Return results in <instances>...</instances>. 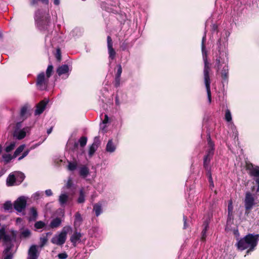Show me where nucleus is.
Listing matches in <instances>:
<instances>
[{"label":"nucleus","mask_w":259,"mask_h":259,"mask_svg":"<svg viewBox=\"0 0 259 259\" xmlns=\"http://www.w3.org/2000/svg\"><path fill=\"white\" fill-rule=\"evenodd\" d=\"M217 44L219 46L220 54L215 60L214 67L216 69L217 73H220L223 79H225L227 78L228 74L227 54L225 52H220L221 39L218 40Z\"/></svg>","instance_id":"1"},{"label":"nucleus","mask_w":259,"mask_h":259,"mask_svg":"<svg viewBox=\"0 0 259 259\" xmlns=\"http://www.w3.org/2000/svg\"><path fill=\"white\" fill-rule=\"evenodd\" d=\"M206 40V34H205L203 36L202 39L201 43V49H202V54L203 57V59L204 63V67L203 70V74H204V79L205 85L206 89L207 97L208 99L209 102H211V92H210V80L209 77V70L210 68L209 66V63L207 61V54L206 51L205 49V47L204 46V42Z\"/></svg>","instance_id":"2"},{"label":"nucleus","mask_w":259,"mask_h":259,"mask_svg":"<svg viewBox=\"0 0 259 259\" xmlns=\"http://www.w3.org/2000/svg\"><path fill=\"white\" fill-rule=\"evenodd\" d=\"M258 240V234H249L238 242L237 247L241 250L249 248L247 251V254H248L250 251L254 250L255 247L257 244Z\"/></svg>","instance_id":"3"},{"label":"nucleus","mask_w":259,"mask_h":259,"mask_svg":"<svg viewBox=\"0 0 259 259\" xmlns=\"http://www.w3.org/2000/svg\"><path fill=\"white\" fill-rule=\"evenodd\" d=\"M50 16L48 11L38 9L34 14V20L36 26L40 30L44 29L50 22Z\"/></svg>","instance_id":"4"},{"label":"nucleus","mask_w":259,"mask_h":259,"mask_svg":"<svg viewBox=\"0 0 259 259\" xmlns=\"http://www.w3.org/2000/svg\"><path fill=\"white\" fill-rule=\"evenodd\" d=\"M244 204L245 210V214L248 215L253 207L259 206V199L254 194L251 193L250 192H247L245 193Z\"/></svg>","instance_id":"5"},{"label":"nucleus","mask_w":259,"mask_h":259,"mask_svg":"<svg viewBox=\"0 0 259 259\" xmlns=\"http://www.w3.org/2000/svg\"><path fill=\"white\" fill-rule=\"evenodd\" d=\"M207 147L206 150V154L203 158V166L205 170H210L209 163L214 154V144L211 141L210 135L207 138Z\"/></svg>","instance_id":"6"},{"label":"nucleus","mask_w":259,"mask_h":259,"mask_svg":"<svg viewBox=\"0 0 259 259\" xmlns=\"http://www.w3.org/2000/svg\"><path fill=\"white\" fill-rule=\"evenodd\" d=\"M71 230L70 226L63 227L61 232L58 234L55 235L51 239V242L57 245H63L66 240L68 233Z\"/></svg>","instance_id":"7"},{"label":"nucleus","mask_w":259,"mask_h":259,"mask_svg":"<svg viewBox=\"0 0 259 259\" xmlns=\"http://www.w3.org/2000/svg\"><path fill=\"white\" fill-rule=\"evenodd\" d=\"M16 236V233L14 231H12L10 234H7L5 226H3L0 229V241L3 240L6 243H9L12 240L15 239Z\"/></svg>","instance_id":"8"},{"label":"nucleus","mask_w":259,"mask_h":259,"mask_svg":"<svg viewBox=\"0 0 259 259\" xmlns=\"http://www.w3.org/2000/svg\"><path fill=\"white\" fill-rule=\"evenodd\" d=\"M49 78L45 76L44 72L39 73L37 77L36 85L40 90H45L48 87Z\"/></svg>","instance_id":"9"},{"label":"nucleus","mask_w":259,"mask_h":259,"mask_svg":"<svg viewBox=\"0 0 259 259\" xmlns=\"http://www.w3.org/2000/svg\"><path fill=\"white\" fill-rule=\"evenodd\" d=\"M21 127V122H18L16 125V130L14 132V137L18 140L23 139L26 135V133L30 130L29 127H26L22 130H19Z\"/></svg>","instance_id":"10"},{"label":"nucleus","mask_w":259,"mask_h":259,"mask_svg":"<svg viewBox=\"0 0 259 259\" xmlns=\"http://www.w3.org/2000/svg\"><path fill=\"white\" fill-rule=\"evenodd\" d=\"M27 199L24 196L19 197L14 202V208L18 212H22L26 206Z\"/></svg>","instance_id":"11"},{"label":"nucleus","mask_w":259,"mask_h":259,"mask_svg":"<svg viewBox=\"0 0 259 259\" xmlns=\"http://www.w3.org/2000/svg\"><path fill=\"white\" fill-rule=\"evenodd\" d=\"M247 168L249 170V174L251 176L258 177L255 179V181L258 185L256 192H259V167H254L252 164L247 165Z\"/></svg>","instance_id":"12"},{"label":"nucleus","mask_w":259,"mask_h":259,"mask_svg":"<svg viewBox=\"0 0 259 259\" xmlns=\"http://www.w3.org/2000/svg\"><path fill=\"white\" fill-rule=\"evenodd\" d=\"M38 246L33 245L30 246L28 253L27 259H37L39 255L38 251Z\"/></svg>","instance_id":"13"},{"label":"nucleus","mask_w":259,"mask_h":259,"mask_svg":"<svg viewBox=\"0 0 259 259\" xmlns=\"http://www.w3.org/2000/svg\"><path fill=\"white\" fill-rule=\"evenodd\" d=\"M107 47L109 53V58L112 60L114 59L115 56V51L113 48V43L111 37L108 36L107 38Z\"/></svg>","instance_id":"14"},{"label":"nucleus","mask_w":259,"mask_h":259,"mask_svg":"<svg viewBox=\"0 0 259 259\" xmlns=\"http://www.w3.org/2000/svg\"><path fill=\"white\" fill-rule=\"evenodd\" d=\"M48 102V100H44L40 102L36 106V109L35 111V115H36L41 114L46 108Z\"/></svg>","instance_id":"15"},{"label":"nucleus","mask_w":259,"mask_h":259,"mask_svg":"<svg viewBox=\"0 0 259 259\" xmlns=\"http://www.w3.org/2000/svg\"><path fill=\"white\" fill-rule=\"evenodd\" d=\"M99 144V138L96 137L95 138L94 143L92 144L89 149V155L91 156H92L96 151Z\"/></svg>","instance_id":"16"},{"label":"nucleus","mask_w":259,"mask_h":259,"mask_svg":"<svg viewBox=\"0 0 259 259\" xmlns=\"http://www.w3.org/2000/svg\"><path fill=\"white\" fill-rule=\"evenodd\" d=\"M82 236L81 233L75 232L70 237V241L72 243L74 246H75L76 243L80 241V238Z\"/></svg>","instance_id":"17"},{"label":"nucleus","mask_w":259,"mask_h":259,"mask_svg":"<svg viewBox=\"0 0 259 259\" xmlns=\"http://www.w3.org/2000/svg\"><path fill=\"white\" fill-rule=\"evenodd\" d=\"M7 185L8 186H12L16 185V178L14 172L10 174L7 179Z\"/></svg>","instance_id":"18"},{"label":"nucleus","mask_w":259,"mask_h":259,"mask_svg":"<svg viewBox=\"0 0 259 259\" xmlns=\"http://www.w3.org/2000/svg\"><path fill=\"white\" fill-rule=\"evenodd\" d=\"M62 223V220L59 218H56L52 220L50 224V227L51 228H58Z\"/></svg>","instance_id":"19"},{"label":"nucleus","mask_w":259,"mask_h":259,"mask_svg":"<svg viewBox=\"0 0 259 259\" xmlns=\"http://www.w3.org/2000/svg\"><path fill=\"white\" fill-rule=\"evenodd\" d=\"M16 178V185H19L24 180L25 176L24 174L19 171L14 172Z\"/></svg>","instance_id":"20"},{"label":"nucleus","mask_w":259,"mask_h":259,"mask_svg":"<svg viewBox=\"0 0 259 259\" xmlns=\"http://www.w3.org/2000/svg\"><path fill=\"white\" fill-rule=\"evenodd\" d=\"M69 199L68 195L63 193L61 194L59 197V202L61 206H64Z\"/></svg>","instance_id":"21"},{"label":"nucleus","mask_w":259,"mask_h":259,"mask_svg":"<svg viewBox=\"0 0 259 259\" xmlns=\"http://www.w3.org/2000/svg\"><path fill=\"white\" fill-rule=\"evenodd\" d=\"M31 235L30 231L27 228L21 229L20 232V237L21 238H27Z\"/></svg>","instance_id":"22"},{"label":"nucleus","mask_w":259,"mask_h":259,"mask_svg":"<svg viewBox=\"0 0 259 259\" xmlns=\"http://www.w3.org/2000/svg\"><path fill=\"white\" fill-rule=\"evenodd\" d=\"M69 71L68 66L67 65H63L59 67L57 70V72L59 76L67 73Z\"/></svg>","instance_id":"23"},{"label":"nucleus","mask_w":259,"mask_h":259,"mask_svg":"<svg viewBox=\"0 0 259 259\" xmlns=\"http://www.w3.org/2000/svg\"><path fill=\"white\" fill-rule=\"evenodd\" d=\"M116 150V146L113 143L112 140H109L107 144L106 150L108 152L112 153Z\"/></svg>","instance_id":"24"},{"label":"nucleus","mask_w":259,"mask_h":259,"mask_svg":"<svg viewBox=\"0 0 259 259\" xmlns=\"http://www.w3.org/2000/svg\"><path fill=\"white\" fill-rule=\"evenodd\" d=\"M79 174L81 177L85 178L89 174V168L86 166L80 167L79 169Z\"/></svg>","instance_id":"25"},{"label":"nucleus","mask_w":259,"mask_h":259,"mask_svg":"<svg viewBox=\"0 0 259 259\" xmlns=\"http://www.w3.org/2000/svg\"><path fill=\"white\" fill-rule=\"evenodd\" d=\"M82 218L79 212H76L75 214V219L74 222V225L75 228H77L80 226L82 222Z\"/></svg>","instance_id":"26"},{"label":"nucleus","mask_w":259,"mask_h":259,"mask_svg":"<svg viewBox=\"0 0 259 259\" xmlns=\"http://www.w3.org/2000/svg\"><path fill=\"white\" fill-rule=\"evenodd\" d=\"M93 210L95 212L96 216H99L102 212V204L99 202L94 204Z\"/></svg>","instance_id":"27"},{"label":"nucleus","mask_w":259,"mask_h":259,"mask_svg":"<svg viewBox=\"0 0 259 259\" xmlns=\"http://www.w3.org/2000/svg\"><path fill=\"white\" fill-rule=\"evenodd\" d=\"M85 193L84 191V189L82 188L79 191V195L77 199V202L78 203H82L85 201Z\"/></svg>","instance_id":"28"},{"label":"nucleus","mask_w":259,"mask_h":259,"mask_svg":"<svg viewBox=\"0 0 259 259\" xmlns=\"http://www.w3.org/2000/svg\"><path fill=\"white\" fill-rule=\"evenodd\" d=\"M208 227V222L207 221L204 222L203 224V229L201 233V239L204 240L206 236V231L207 230V228Z\"/></svg>","instance_id":"29"},{"label":"nucleus","mask_w":259,"mask_h":259,"mask_svg":"<svg viewBox=\"0 0 259 259\" xmlns=\"http://www.w3.org/2000/svg\"><path fill=\"white\" fill-rule=\"evenodd\" d=\"M39 2L45 5H48L49 4V0H31L30 5L33 7H35L38 5Z\"/></svg>","instance_id":"30"},{"label":"nucleus","mask_w":259,"mask_h":259,"mask_svg":"<svg viewBox=\"0 0 259 259\" xmlns=\"http://www.w3.org/2000/svg\"><path fill=\"white\" fill-rule=\"evenodd\" d=\"M233 210V206L232 200H230L229 201L228 206V218L229 219H231L232 217V213Z\"/></svg>","instance_id":"31"},{"label":"nucleus","mask_w":259,"mask_h":259,"mask_svg":"<svg viewBox=\"0 0 259 259\" xmlns=\"http://www.w3.org/2000/svg\"><path fill=\"white\" fill-rule=\"evenodd\" d=\"M29 106L28 104H25L22 107L20 111V115L21 117H24L26 115Z\"/></svg>","instance_id":"32"},{"label":"nucleus","mask_w":259,"mask_h":259,"mask_svg":"<svg viewBox=\"0 0 259 259\" xmlns=\"http://www.w3.org/2000/svg\"><path fill=\"white\" fill-rule=\"evenodd\" d=\"M25 147V145H21L15 150L14 153V157H16L20 153H21Z\"/></svg>","instance_id":"33"},{"label":"nucleus","mask_w":259,"mask_h":259,"mask_svg":"<svg viewBox=\"0 0 259 259\" xmlns=\"http://www.w3.org/2000/svg\"><path fill=\"white\" fill-rule=\"evenodd\" d=\"M30 214H31V218H30V220H35L36 218H37V211L36 210L32 207L30 209Z\"/></svg>","instance_id":"34"},{"label":"nucleus","mask_w":259,"mask_h":259,"mask_svg":"<svg viewBox=\"0 0 259 259\" xmlns=\"http://www.w3.org/2000/svg\"><path fill=\"white\" fill-rule=\"evenodd\" d=\"M49 233H48L47 235L49 234ZM47 235L46 236H43L40 238V247H42L48 241V238H47Z\"/></svg>","instance_id":"35"},{"label":"nucleus","mask_w":259,"mask_h":259,"mask_svg":"<svg viewBox=\"0 0 259 259\" xmlns=\"http://www.w3.org/2000/svg\"><path fill=\"white\" fill-rule=\"evenodd\" d=\"M45 226V223L42 221H37L34 224V227L37 229H42Z\"/></svg>","instance_id":"36"},{"label":"nucleus","mask_w":259,"mask_h":259,"mask_svg":"<svg viewBox=\"0 0 259 259\" xmlns=\"http://www.w3.org/2000/svg\"><path fill=\"white\" fill-rule=\"evenodd\" d=\"M206 171H207V175L208 177V181L210 183V186L211 187H213L214 184L213 183L210 170H206Z\"/></svg>","instance_id":"37"},{"label":"nucleus","mask_w":259,"mask_h":259,"mask_svg":"<svg viewBox=\"0 0 259 259\" xmlns=\"http://www.w3.org/2000/svg\"><path fill=\"white\" fill-rule=\"evenodd\" d=\"M12 208V204L11 201H6L4 204V208L5 210H9Z\"/></svg>","instance_id":"38"},{"label":"nucleus","mask_w":259,"mask_h":259,"mask_svg":"<svg viewBox=\"0 0 259 259\" xmlns=\"http://www.w3.org/2000/svg\"><path fill=\"white\" fill-rule=\"evenodd\" d=\"M53 66L52 65H49L46 70V76L50 78L53 71Z\"/></svg>","instance_id":"39"},{"label":"nucleus","mask_w":259,"mask_h":259,"mask_svg":"<svg viewBox=\"0 0 259 259\" xmlns=\"http://www.w3.org/2000/svg\"><path fill=\"white\" fill-rule=\"evenodd\" d=\"M77 167V164L75 162H69L68 165V168L70 170H75Z\"/></svg>","instance_id":"40"},{"label":"nucleus","mask_w":259,"mask_h":259,"mask_svg":"<svg viewBox=\"0 0 259 259\" xmlns=\"http://www.w3.org/2000/svg\"><path fill=\"white\" fill-rule=\"evenodd\" d=\"M43 194V193L41 192H36V193H34L32 196V198L34 199V200H38V199H39L40 197H41L42 196Z\"/></svg>","instance_id":"41"},{"label":"nucleus","mask_w":259,"mask_h":259,"mask_svg":"<svg viewBox=\"0 0 259 259\" xmlns=\"http://www.w3.org/2000/svg\"><path fill=\"white\" fill-rule=\"evenodd\" d=\"M15 146V143L14 142H12L6 147L5 150L7 152H9L14 149Z\"/></svg>","instance_id":"42"},{"label":"nucleus","mask_w":259,"mask_h":259,"mask_svg":"<svg viewBox=\"0 0 259 259\" xmlns=\"http://www.w3.org/2000/svg\"><path fill=\"white\" fill-rule=\"evenodd\" d=\"M225 119L229 122L232 120V116L229 110H227L225 114Z\"/></svg>","instance_id":"43"},{"label":"nucleus","mask_w":259,"mask_h":259,"mask_svg":"<svg viewBox=\"0 0 259 259\" xmlns=\"http://www.w3.org/2000/svg\"><path fill=\"white\" fill-rule=\"evenodd\" d=\"M79 142L81 147H84L87 142V139L86 137H82L79 140Z\"/></svg>","instance_id":"44"},{"label":"nucleus","mask_w":259,"mask_h":259,"mask_svg":"<svg viewBox=\"0 0 259 259\" xmlns=\"http://www.w3.org/2000/svg\"><path fill=\"white\" fill-rule=\"evenodd\" d=\"M4 161L6 162H9L12 159V156L9 154H5L3 155Z\"/></svg>","instance_id":"45"},{"label":"nucleus","mask_w":259,"mask_h":259,"mask_svg":"<svg viewBox=\"0 0 259 259\" xmlns=\"http://www.w3.org/2000/svg\"><path fill=\"white\" fill-rule=\"evenodd\" d=\"M100 130L103 133H105L107 132V125L106 123L102 122L100 125Z\"/></svg>","instance_id":"46"},{"label":"nucleus","mask_w":259,"mask_h":259,"mask_svg":"<svg viewBox=\"0 0 259 259\" xmlns=\"http://www.w3.org/2000/svg\"><path fill=\"white\" fill-rule=\"evenodd\" d=\"M117 71L116 72V74L115 75V76L117 77H120L121 76V73H122V67L120 65H118L117 66Z\"/></svg>","instance_id":"47"},{"label":"nucleus","mask_w":259,"mask_h":259,"mask_svg":"<svg viewBox=\"0 0 259 259\" xmlns=\"http://www.w3.org/2000/svg\"><path fill=\"white\" fill-rule=\"evenodd\" d=\"M120 77L115 76V81H114V85L116 87H118L120 85Z\"/></svg>","instance_id":"48"},{"label":"nucleus","mask_w":259,"mask_h":259,"mask_svg":"<svg viewBox=\"0 0 259 259\" xmlns=\"http://www.w3.org/2000/svg\"><path fill=\"white\" fill-rule=\"evenodd\" d=\"M58 256L59 258V259H65L67 257L68 255L66 253L63 252V253H59L58 255Z\"/></svg>","instance_id":"49"},{"label":"nucleus","mask_w":259,"mask_h":259,"mask_svg":"<svg viewBox=\"0 0 259 259\" xmlns=\"http://www.w3.org/2000/svg\"><path fill=\"white\" fill-rule=\"evenodd\" d=\"M29 152V150H27L23 153L22 155L18 158V160H22L23 158L26 156Z\"/></svg>","instance_id":"50"},{"label":"nucleus","mask_w":259,"mask_h":259,"mask_svg":"<svg viewBox=\"0 0 259 259\" xmlns=\"http://www.w3.org/2000/svg\"><path fill=\"white\" fill-rule=\"evenodd\" d=\"M46 194L48 196H50L53 195L52 191L51 189L46 190L45 191Z\"/></svg>","instance_id":"51"},{"label":"nucleus","mask_w":259,"mask_h":259,"mask_svg":"<svg viewBox=\"0 0 259 259\" xmlns=\"http://www.w3.org/2000/svg\"><path fill=\"white\" fill-rule=\"evenodd\" d=\"M108 121H109L108 116L106 114L105 115V118H104V120L102 121V122L107 124L108 122Z\"/></svg>","instance_id":"52"},{"label":"nucleus","mask_w":259,"mask_h":259,"mask_svg":"<svg viewBox=\"0 0 259 259\" xmlns=\"http://www.w3.org/2000/svg\"><path fill=\"white\" fill-rule=\"evenodd\" d=\"M72 185V180L71 179H69L66 184V186L67 188H70Z\"/></svg>","instance_id":"53"},{"label":"nucleus","mask_w":259,"mask_h":259,"mask_svg":"<svg viewBox=\"0 0 259 259\" xmlns=\"http://www.w3.org/2000/svg\"><path fill=\"white\" fill-rule=\"evenodd\" d=\"M56 58L58 60H60L61 59V54L60 52V50L58 49L57 50V53L56 54Z\"/></svg>","instance_id":"54"},{"label":"nucleus","mask_w":259,"mask_h":259,"mask_svg":"<svg viewBox=\"0 0 259 259\" xmlns=\"http://www.w3.org/2000/svg\"><path fill=\"white\" fill-rule=\"evenodd\" d=\"M183 220H184V228L185 229L186 228V221H187V217L186 216L183 217Z\"/></svg>","instance_id":"55"},{"label":"nucleus","mask_w":259,"mask_h":259,"mask_svg":"<svg viewBox=\"0 0 259 259\" xmlns=\"http://www.w3.org/2000/svg\"><path fill=\"white\" fill-rule=\"evenodd\" d=\"M4 259H12V255L11 254H8Z\"/></svg>","instance_id":"56"},{"label":"nucleus","mask_w":259,"mask_h":259,"mask_svg":"<svg viewBox=\"0 0 259 259\" xmlns=\"http://www.w3.org/2000/svg\"><path fill=\"white\" fill-rule=\"evenodd\" d=\"M54 4L55 5H58L60 4V0H54Z\"/></svg>","instance_id":"57"},{"label":"nucleus","mask_w":259,"mask_h":259,"mask_svg":"<svg viewBox=\"0 0 259 259\" xmlns=\"http://www.w3.org/2000/svg\"><path fill=\"white\" fill-rule=\"evenodd\" d=\"M52 131V127L50 128L47 130V133L48 134H50Z\"/></svg>","instance_id":"58"},{"label":"nucleus","mask_w":259,"mask_h":259,"mask_svg":"<svg viewBox=\"0 0 259 259\" xmlns=\"http://www.w3.org/2000/svg\"><path fill=\"white\" fill-rule=\"evenodd\" d=\"M107 11L109 12H112L113 13H114L115 12L113 11H111V10H110L109 9H107Z\"/></svg>","instance_id":"59"},{"label":"nucleus","mask_w":259,"mask_h":259,"mask_svg":"<svg viewBox=\"0 0 259 259\" xmlns=\"http://www.w3.org/2000/svg\"><path fill=\"white\" fill-rule=\"evenodd\" d=\"M20 220H21V219L18 218L17 219V222H18L19 221H20Z\"/></svg>","instance_id":"60"},{"label":"nucleus","mask_w":259,"mask_h":259,"mask_svg":"<svg viewBox=\"0 0 259 259\" xmlns=\"http://www.w3.org/2000/svg\"><path fill=\"white\" fill-rule=\"evenodd\" d=\"M116 104H118L117 102H118V101H117V98L116 99Z\"/></svg>","instance_id":"61"},{"label":"nucleus","mask_w":259,"mask_h":259,"mask_svg":"<svg viewBox=\"0 0 259 259\" xmlns=\"http://www.w3.org/2000/svg\"><path fill=\"white\" fill-rule=\"evenodd\" d=\"M116 104H118L117 102H118V101H117V98L116 99Z\"/></svg>","instance_id":"62"},{"label":"nucleus","mask_w":259,"mask_h":259,"mask_svg":"<svg viewBox=\"0 0 259 259\" xmlns=\"http://www.w3.org/2000/svg\"><path fill=\"white\" fill-rule=\"evenodd\" d=\"M2 37V33L0 32V37Z\"/></svg>","instance_id":"63"},{"label":"nucleus","mask_w":259,"mask_h":259,"mask_svg":"<svg viewBox=\"0 0 259 259\" xmlns=\"http://www.w3.org/2000/svg\"><path fill=\"white\" fill-rule=\"evenodd\" d=\"M77 144H78L77 143H75V146H77Z\"/></svg>","instance_id":"64"}]
</instances>
